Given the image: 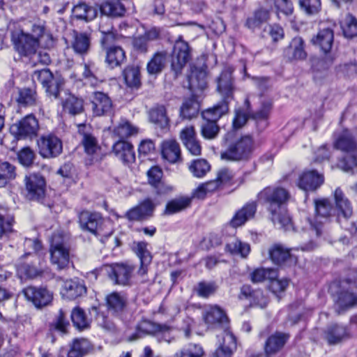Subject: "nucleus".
Masks as SVG:
<instances>
[{"label":"nucleus","mask_w":357,"mask_h":357,"mask_svg":"<svg viewBox=\"0 0 357 357\" xmlns=\"http://www.w3.org/2000/svg\"><path fill=\"white\" fill-rule=\"evenodd\" d=\"M189 169L195 176L202 178L209 172L211 165L207 160L204 159H197L192 162L189 166Z\"/></svg>","instance_id":"680f3d73"},{"label":"nucleus","mask_w":357,"mask_h":357,"mask_svg":"<svg viewBox=\"0 0 357 357\" xmlns=\"http://www.w3.org/2000/svg\"><path fill=\"white\" fill-rule=\"evenodd\" d=\"M68 236L63 232L57 231L52 236L50 241L51 262L59 270L66 268L70 261Z\"/></svg>","instance_id":"0eeeda50"},{"label":"nucleus","mask_w":357,"mask_h":357,"mask_svg":"<svg viewBox=\"0 0 357 357\" xmlns=\"http://www.w3.org/2000/svg\"><path fill=\"white\" fill-rule=\"evenodd\" d=\"M316 216L305 219V225L296 229L303 238L309 239L301 249L303 252L313 250L317 245V239L323 232L324 225L320 218H326L335 216V210L329 199L323 198L314 200Z\"/></svg>","instance_id":"f257e3e1"},{"label":"nucleus","mask_w":357,"mask_h":357,"mask_svg":"<svg viewBox=\"0 0 357 357\" xmlns=\"http://www.w3.org/2000/svg\"><path fill=\"white\" fill-rule=\"evenodd\" d=\"M234 132H228L225 136L226 148L221 152L222 160L234 162L248 161L253 155L255 144L252 136L245 135L233 137Z\"/></svg>","instance_id":"f03ea898"},{"label":"nucleus","mask_w":357,"mask_h":357,"mask_svg":"<svg viewBox=\"0 0 357 357\" xmlns=\"http://www.w3.org/2000/svg\"><path fill=\"white\" fill-rule=\"evenodd\" d=\"M289 336H268L265 342L264 351L271 357L279 352L287 342Z\"/></svg>","instance_id":"a18cd8bd"},{"label":"nucleus","mask_w":357,"mask_h":357,"mask_svg":"<svg viewBox=\"0 0 357 357\" xmlns=\"http://www.w3.org/2000/svg\"><path fill=\"white\" fill-rule=\"evenodd\" d=\"M90 37L86 33H75L73 48L76 53L86 54L90 47Z\"/></svg>","instance_id":"603ef678"},{"label":"nucleus","mask_w":357,"mask_h":357,"mask_svg":"<svg viewBox=\"0 0 357 357\" xmlns=\"http://www.w3.org/2000/svg\"><path fill=\"white\" fill-rule=\"evenodd\" d=\"M273 107V102L271 99H264L261 101L259 107L252 112L250 118L255 121L259 130H264L268 125V119Z\"/></svg>","instance_id":"b1692460"},{"label":"nucleus","mask_w":357,"mask_h":357,"mask_svg":"<svg viewBox=\"0 0 357 357\" xmlns=\"http://www.w3.org/2000/svg\"><path fill=\"white\" fill-rule=\"evenodd\" d=\"M147 243L144 241L134 242L132 250L140 260V267L138 275L144 277L147 274L149 266L152 261V255L147 249Z\"/></svg>","instance_id":"a878e982"},{"label":"nucleus","mask_w":357,"mask_h":357,"mask_svg":"<svg viewBox=\"0 0 357 357\" xmlns=\"http://www.w3.org/2000/svg\"><path fill=\"white\" fill-rule=\"evenodd\" d=\"M298 5L301 10L308 15L317 14L321 7V0H298Z\"/></svg>","instance_id":"0e129e2a"},{"label":"nucleus","mask_w":357,"mask_h":357,"mask_svg":"<svg viewBox=\"0 0 357 357\" xmlns=\"http://www.w3.org/2000/svg\"><path fill=\"white\" fill-rule=\"evenodd\" d=\"M204 354L202 348L197 344L190 346L188 349L176 352L174 357H202Z\"/></svg>","instance_id":"774afa93"},{"label":"nucleus","mask_w":357,"mask_h":357,"mask_svg":"<svg viewBox=\"0 0 357 357\" xmlns=\"http://www.w3.org/2000/svg\"><path fill=\"white\" fill-rule=\"evenodd\" d=\"M135 267L128 264H114L109 267L107 271L110 280L116 284L128 285Z\"/></svg>","instance_id":"6ab92c4d"},{"label":"nucleus","mask_w":357,"mask_h":357,"mask_svg":"<svg viewBox=\"0 0 357 357\" xmlns=\"http://www.w3.org/2000/svg\"><path fill=\"white\" fill-rule=\"evenodd\" d=\"M203 317L208 326L222 330L226 335H233L228 317L218 305H210L206 307Z\"/></svg>","instance_id":"f8f14e48"},{"label":"nucleus","mask_w":357,"mask_h":357,"mask_svg":"<svg viewBox=\"0 0 357 357\" xmlns=\"http://www.w3.org/2000/svg\"><path fill=\"white\" fill-rule=\"evenodd\" d=\"M350 279L333 282L329 288L334 303V309L337 314H342L357 307V291L351 289Z\"/></svg>","instance_id":"7ed1b4c3"},{"label":"nucleus","mask_w":357,"mask_h":357,"mask_svg":"<svg viewBox=\"0 0 357 357\" xmlns=\"http://www.w3.org/2000/svg\"><path fill=\"white\" fill-rule=\"evenodd\" d=\"M102 47L106 54L105 63L108 68L113 69L121 66L126 61V52L121 47L111 45L110 43Z\"/></svg>","instance_id":"cd10ccee"},{"label":"nucleus","mask_w":357,"mask_h":357,"mask_svg":"<svg viewBox=\"0 0 357 357\" xmlns=\"http://www.w3.org/2000/svg\"><path fill=\"white\" fill-rule=\"evenodd\" d=\"M161 153L162 158L170 163H176L181 159L179 144L174 139H167L162 142Z\"/></svg>","instance_id":"473e14b6"},{"label":"nucleus","mask_w":357,"mask_h":357,"mask_svg":"<svg viewBox=\"0 0 357 357\" xmlns=\"http://www.w3.org/2000/svg\"><path fill=\"white\" fill-rule=\"evenodd\" d=\"M191 59V48L189 44L180 36L175 41L173 51L172 53V70L177 77L181 73V71L186 63Z\"/></svg>","instance_id":"9b49d317"},{"label":"nucleus","mask_w":357,"mask_h":357,"mask_svg":"<svg viewBox=\"0 0 357 357\" xmlns=\"http://www.w3.org/2000/svg\"><path fill=\"white\" fill-rule=\"evenodd\" d=\"M38 96L35 90L30 88L19 89L17 102L21 106L28 107L37 104Z\"/></svg>","instance_id":"3c124183"},{"label":"nucleus","mask_w":357,"mask_h":357,"mask_svg":"<svg viewBox=\"0 0 357 357\" xmlns=\"http://www.w3.org/2000/svg\"><path fill=\"white\" fill-rule=\"evenodd\" d=\"M93 114L96 116H109L112 113L113 102L110 97L102 91H95L91 97Z\"/></svg>","instance_id":"f3484780"},{"label":"nucleus","mask_w":357,"mask_h":357,"mask_svg":"<svg viewBox=\"0 0 357 357\" xmlns=\"http://www.w3.org/2000/svg\"><path fill=\"white\" fill-rule=\"evenodd\" d=\"M114 134L121 139L135 136L139 132V128L132 124L126 119H121L118 125L114 128Z\"/></svg>","instance_id":"37998d69"},{"label":"nucleus","mask_w":357,"mask_h":357,"mask_svg":"<svg viewBox=\"0 0 357 357\" xmlns=\"http://www.w3.org/2000/svg\"><path fill=\"white\" fill-rule=\"evenodd\" d=\"M10 41L14 50L20 56L24 57H31L35 55L40 45V42L36 38L20 29L11 31Z\"/></svg>","instance_id":"1a4fd4ad"},{"label":"nucleus","mask_w":357,"mask_h":357,"mask_svg":"<svg viewBox=\"0 0 357 357\" xmlns=\"http://www.w3.org/2000/svg\"><path fill=\"white\" fill-rule=\"evenodd\" d=\"M39 154L43 158H53L59 156L63 151V143L57 136L49 134L41 136L38 140Z\"/></svg>","instance_id":"4468645a"},{"label":"nucleus","mask_w":357,"mask_h":357,"mask_svg":"<svg viewBox=\"0 0 357 357\" xmlns=\"http://www.w3.org/2000/svg\"><path fill=\"white\" fill-rule=\"evenodd\" d=\"M25 298L38 308L48 305L52 301L53 294L45 287H28L22 291Z\"/></svg>","instance_id":"a211bd4d"},{"label":"nucleus","mask_w":357,"mask_h":357,"mask_svg":"<svg viewBox=\"0 0 357 357\" xmlns=\"http://www.w3.org/2000/svg\"><path fill=\"white\" fill-rule=\"evenodd\" d=\"M155 208V204L150 198H147L128 210L124 217L130 222L143 221L153 215Z\"/></svg>","instance_id":"aec40b11"},{"label":"nucleus","mask_w":357,"mask_h":357,"mask_svg":"<svg viewBox=\"0 0 357 357\" xmlns=\"http://www.w3.org/2000/svg\"><path fill=\"white\" fill-rule=\"evenodd\" d=\"M272 214V220L279 225L280 228L284 231L295 230L291 219L286 211H278L276 213Z\"/></svg>","instance_id":"052dcab7"},{"label":"nucleus","mask_w":357,"mask_h":357,"mask_svg":"<svg viewBox=\"0 0 357 357\" xmlns=\"http://www.w3.org/2000/svg\"><path fill=\"white\" fill-rule=\"evenodd\" d=\"M26 194L29 200L42 202L45 194V180L43 176L32 174L24 178Z\"/></svg>","instance_id":"2eb2a0df"},{"label":"nucleus","mask_w":357,"mask_h":357,"mask_svg":"<svg viewBox=\"0 0 357 357\" xmlns=\"http://www.w3.org/2000/svg\"><path fill=\"white\" fill-rule=\"evenodd\" d=\"M86 293V287L83 280L75 278L66 280L63 286L62 294L64 297L74 300Z\"/></svg>","instance_id":"7c9ffc66"},{"label":"nucleus","mask_w":357,"mask_h":357,"mask_svg":"<svg viewBox=\"0 0 357 357\" xmlns=\"http://www.w3.org/2000/svg\"><path fill=\"white\" fill-rule=\"evenodd\" d=\"M304 241L298 247L291 248H286L281 244H275L269 250V255L272 261L277 265H284L289 261L292 259L293 255L291 254V251L301 250V247L308 243L309 239L303 238Z\"/></svg>","instance_id":"5701e85b"},{"label":"nucleus","mask_w":357,"mask_h":357,"mask_svg":"<svg viewBox=\"0 0 357 357\" xmlns=\"http://www.w3.org/2000/svg\"><path fill=\"white\" fill-rule=\"evenodd\" d=\"M93 350V345L86 338H76L70 346L68 357H84Z\"/></svg>","instance_id":"f704fd0d"},{"label":"nucleus","mask_w":357,"mask_h":357,"mask_svg":"<svg viewBox=\"0 0 357 357\" xmlns=\"http://www.w3.org/2000/svg\"><path fill=\"white\" fill-rule=\"evenodd\" d=\"M72 13L76 19L89 22L96 17L97 9L84 2H79L74 6Z\"/></svg>","instance_id":"ea45409f"},{"label":"nucleus","mask_w":357,"mask_h":357,"mask_svg":"<svg viewBox=\"0 0 357 357\" xmlns=\"http://www.w3.org/2000/svg\"><path fill=\"white\" fill-rule=\"evenodd\" d=\"M257 208V202L255 201L246 203L241 209L237 211L232 219L230 225L236 228L243 225L247 221L254 218Z\"/></svg>","instance_id":"c85d7f7f"},{"label":"nucleus","mask_w":357,"mask_h":357,"mask_svg":"<svg viewBox=\"0 0 357 357\" xmlns=\"http://www.w3.org/2000/svg\"><path fill=\"white\" fill-rule=\"evenodd\" d=\"M33 77L40 82L50 96L55 98L59 97L63 82L60 78L54 77L50 69L45 68L36 70Z\"/></svg>","instance_id":"dca6fc26"},{"label":"nucleus","mask_w":357,"mask_h":357,"mask_svg":"<svg viewBox=\"0 0 357 357\" xmlns=\"http://www.w3.org/2000/svg\"><path fill=\"white\" fill-rule=\"evenodd\" d=\"M225 250L232 255L246 258L250 252V245L248 243L234 238L226 243Z\"/></svg>","instance_id":"a19ab883"},{"label":"nucleus","mask_w":357,"mask_h":357,"mask_svg":"<svg viewBox=\"0 0 357 357\" xmlns=\"http://www.w3.org/2000/svg\"><path fill=\"white\" fill-rule=\"evenodd\" d=\"M13 222V217L8 213L6 208L0 207V238L12 231Z\"/></svg>","instance_id":"e2e57ef3"},{"label":"nucleus","mask_w":357,"mask_h":357,"mask_svg":"<svg viewBox=\"0 0 357 357\" xmlns=\"http://www.w3.org/2000/svg\"><path fill=\"white\" fill-rule=\"evenodd\" d=\"M324 181L323 174L316 170L305 171L299 176L298 185L300 188L307 190H316Z\"/></svg>","instance_id":"393cba45"},{"label":"nucleus","mask_w":357,"mask_h":357,"mask_svg":"<svg viewBox=\"0 0 357 357\" xmlns=\"http://www.w3.org/2000/svg\"><path fill=\"white\" fill-rule=\"evenodd\" d=\"M278 276V271L274 268H257L250 273V280L254 283L261 282L265 280L274 279Z\"/></svg>","instance_id":"4d7b16f0"},{"label":"nucleus","mask_w":357,"mask_h":357,"mask_svg":"<svg viewBox=\"0 0 357 357\" xmlns=\"http://www.w3.org/2000/svg\"><path fill=\"white\" fill-rule=\"evenodd\" d=\"M234 69L231 67L225 68L218 78L217 90L222 96V100L215 105L220 107L226 105L229 109V105L234 99V93L236 90L234 79L232 76Z\"/></svg>","instance_id":"9d476101"},{"label":"nucleus","mask_w":357,"mask_h":357,"mask_svg":"<svg viewBox=\"0 0 357 357\" xmlns=\"http://www.w3.org/2000/svg\"><path fill=\"white\" fill-rule=\"evenodd\" d=\"M15 167L8 162H0V188L5 186L16 177Z\"/></svg>","instance_id":"864d4df0"},{"label":"nucleus","mask_w":357,"mask_h":357,"mask_svg":"<svg viewBox=\"0 0 357 357\" xmlns=\"http://www.w3.org/2000/svg\"><path fill=\"white\" fill-rule=\"evenodd\" d=\"M190 199L188 198H177L168 202L164 211V215H170L178 213L188 207Z\"/></svg>","instance_id":"5fc2aeb1"},{"label":"nucleus","mask_w":357,"mask_h":357,"mask_svg":"<svg viewBox=\"0 0 357 357\" xmlns=\"http://www.w3.org/2000/svg\"><path fill=\"white\" fill-rule=\"evenodd\" d=\"M70 327V324L66 319L64 312L60 310L58 315L50 324L49 328L51 332H56L60 333H68V328Z\"/></svg>","instance_id":"6e6d98bb"},{"label":"nucleus","mask_w":357,"mask_h":357,"mask_svg":"<svg viewBox=\"0 0 357 357\" xmlns=\"http://www.w3.org/2000/svg\"><path fill=\"white\" fill-rule=\"evenodd\" d=\"M135 335H153L155 333H169L171 327L165 324H160L149 320H142L137 326Z\"/></svg>","instance_id":"c9c22d12"},{"label":"nucleus","mask_w":357,"mask_h":357,"mask_svg":"<svg viewBox=\"0 0 357 357\" xmlns=\"http://www.w3.org/2000/svg\"><path fill=\"white\" fill-rule=\"evenodd\" d=\"M334 41V31L331 28L320 29L317 34L312 38L311 43L318 47L324 54L319 65L324 69L331 67L335 59V54L332 51Z\"/></svg>","instance_id":"423d86ee"},{"label":"nucleus","mask_w":357,"mask_h":357,"mask_svg":"<svg viewBox=\"0 0 357 357\" xmlns=\"http://www.w3.org/2000/svg\"><path fill=\"white\" fill-rule=\"evenodd\" d=\"M189 89L191 91H203L207 86L206 73L201 69H195L188 76Z\"/></svg>","instance_id":"c03bdc74"},{"label":"nucleus","mask_w":357,"mask_h":357,"mask_svg":"<svg viewBox=\"0 0 357 357\" xmlns=\"http://www.w3.org/2000/svg\"><path fill=\"white\" fill-rule=\"evenodd\" d=\"M123 76L126 85L132 89H139L141 86L140 72L138 67L130 66L126 67Z\"/></svg>","instance_id":"09e8293b"},{"label":"nucleus","mask_w":357,"mask_h":357,"mask_svg":"<svg viewBox=\"0 0 357 357\" xmlns=\"http://www.w3.org/2000/svg\"><path fill=\"white\" fill-rule=\"evenodd\" d=\"M126 298L118 292H112L106 297L107 307L114 314L121 312L126 306Z\"/></svg>","instance_id":"49530a36"},{"label":"nucleus","mask_w":357,"mask_h":357,"mask_svg":"<svg viewBox=\"0 0 357 357\" xmlns=\"http://www.w3.org/2000/svg\"><path fill=\"white\" fill-rule=\"evenodd\" d=\"M39 130L38 121L33 114H28L13 124L11 132L18 139H33Z\"/></svg>","instance_id":"ddd939ff"},{"label":"nucleus","mask_w":357,"mask_h":357,"mask_svg":"<svg viewBox=\"0 0 357 357\" xmlns=\"http://www.w3.org/2000/svg\"><path fill=\"white\" fill-rule=\"evenodd\" d=\"M113 153L124 164H130L135 160V154L133 146L131 143L119 140L113 145Z\"/></svg>","instance_id":"2f4dec72"},{"label":"nucleus","mask_w":357,"mask_h":357,"mask_svg":"<svg viewBox=\"0 0 357 357\" xmlns=\"http://www.w3.org/2000/svg\"><path fill=\"white\" fill-rule=\"evenodd\" d=\"M200 110V102L196 95L185 98L180 107V116L190 120L197 116Z\"/></svg>","instance_id":"72a5a7b5"},{"label":"nucleus","mask_w":357,"mask_h":357,"mask_svg":"<svg viewBox=\"0 0 357 357\" xmlns=\"http://www.w3.org/2000/svg\"><path fill=\"white\" fill-rule=\"evenodd\" d=\"M90 128L85 124L78 126V133L82 137V143L84 147L85 152L92 155L98 149L97 139L89 132Z\"/></svg>","instance_id":"4c0bfd02"},{"label":"nucleus","mask_w":357,"mask_h":357,"mask_svg":"<svg viewBox=\"0 0 357 357\" xmlns=\"http://www.w3.org/2000/svg\"><path fill=\"white\" fill-rule=\"evenodd\" d=\"M228 112L226 105H223L220 107L214 105L202 112L201 135L204 139L211 140L218 137L220 130L218 121Z\"/></svg>","instance_id":"39448f33"},{"label":"nucleus","mask_w":357,"mask_h":357,"mask_svg":"<svg viewBox=\"0 0 357 357\" xmlns=\"http://www.w3.org/2000/svg\"><path fill=\"white\" fill-rule=\"evenodd\" d=\"M79 223L83 230L96 234L102 229L104 219L100 213L85 210L79 214Z\"/></svg>","instance_id":"412c9836"},{"label":"nucleus","mask_w":357,"mask_h":357,"mask_svg":"<svg viewBox=\"0 0 357 357\" xmlns=\"http://www.w3.org/2000/svg\"><path fill=\"white\" fill-rule=\"evenodd\" d=\"M158 37L156 31H149L144 36L137 37L133 40V46L135 50L140 52H146L148 49L149 39H154Z\"/></svg>","instance_id":"69168bd1"},{"label":"nucleus","mask_w":357,"mask_h":357,"mask_svg":"<svg viewBox=\"0 0 357 357\" xmlns=\"http://www.w3.org/2000/svg\"><path fill=\"white\" fill-rule=\"evenodd\" d=\"M71 319L73 325L79 331L89 328L90 322L86 318L83 310L79 307L75 308L71 313Z\"/></svg>","instance_id":"bf43d9fd"},{"label":"nucleus","mask_w":357,"mask_h":357,"mask_svg":"<svg viewBox=\"0 0 357 357\" xmlns=\"http://www.w3.org/2000/svg\"><path fill=\"white\" fill-rule=\"evenodd\" d=\"M220 347L214 353L215 357H231L237 348L236 336H222Z\"/></svg>","instance_id":"58836bf2"},{"label":"nucleus","mask_w":357,"mask_h":357,"mask_svg":"<svg viewBox=\"0 0 357 357\" xmlns=\"http://www.w3.org/2000/svg\"><path fill=\"white\" fill-rule=\"evenodd\" d=\"M334 147L347 153L338 163L342 170L349 172L357 167V139L350 130L345 129L338 135Z\"/></svg>","instance_id":"20e7f679"},{"label":"nucleus","mask_w":357,"mask_h":357,"mask_svg":"<svg viewBox=\"0 0 357 357\" xmlns=\"http://www.w3.org/2000/svg\"><path fill=\"white\" fill-rule=\"evenodd\" d=\"M180 137L192 155H199L201 154L202 146L196 138V132L193 126L183 128L180 133Z\"/></svg>","instance_id":"c756f323"},{"label":"nucleus","mask_w":357,"mask_h":357,"mask_svg":"<svg viewBox=\"0 0 357 357\" xmlns=\"http://www.w3.org/2000/svg\"><path fill=\"white\" fill-rule=\"evenodd\" d=\"M150 121L162 129L168 128L169 119L167 116L166 108L163 105H157L149 112Z\"/></svg>","instance_id":"79ce46f5"},{"label":"nucleus","mask_w":357,"mask_h":357,"mask_svg":"<svg viewBox=\"0 0 357 357\" xmlns=\"http://www.w3.org/2000/svg\"><path fill=\"white\" fill-rule=\"evenodd\" d=\"M284 57L290 61L305 60L307 54L305 50V41L300 37L294 38L284 50Z\"/></svg>","instance_id":"bb28decb"},{"label":"nucleus","mask_w":357,"mask_h":357,"mask_svg":"<svg viewBox=\"0 0 357 357\" xmlns=\"http://www.w3.org/2000/svg\"><path fill=\"white\" fill-rule=\"evenodd\" d=\"M290 197L289 192L283 188L268 186L257 195L258 201L267 206L271 213L282 210V206Z\"/></svg>","instance_id":"6e6552de"},{"label":"nucleus","mask_w":357,"mask_h":357,"mask_svg":"<svg viewBox=\"0 0 357 357\" xmlns=\"http://www.w3.org/2000/svg\"><path fill=\"white\" fill-rule=\"evenodd\" d=\"M341 28L345 38H352L357 36V18L349 14L341 24Z\"/></svg>","instance_id":"13d9d810"},{"label":"nucleus","mask_w":357,"mask_h":357,"mask_svg":"<svg viewBox=\"0 0 357 357\" xmlns=\"http://www.w3.org/2000/svg\"><path fill=\"white\" fill-rule=\"evenodd\" d=\"M334 200L337 221L340 222L342 220H349L353 214V207L351 202L340 188H336L334 192Z\"/></svg>","instance_id":"4be33fe9"},{"label":"nucleus","mask_w":357,"mask_h":357,"mask_svg":"<svg viewBox=\"0 0 357 357\" xmlns=\"http://www.w3.org/2000/svg\"><path fill=\"white\" fill-rule=\"evenodd\" d=\"M62 107L64 113L70 116L79 115L84 112V100L75 95L70 93L63 100Z\"/></svg>","instance_id":"e433bc0d"},{"label":"nucleus","mask_w":357,"mask_h":357,"mask_svg":"<svg viewBox=\"0 0 357 357\" xmlns=\"http://www.w3.org/2000/svg\"><path fill=\"white\" fill-rule=\"evenodd\" d=\"M100 9L102 13L112 17L122 16L126 11L123 5L118 0H105Z\"/></svg>","instance_id":"8fccbe9b"},{"label":"nucleus","mask_w":357,"mask_h":357,"mask_svg":"<svg viewBox=\"0 0 357 357\" xmlns=\"http://www.w3.org/2000/svg\"><path fill=\"white\" fill-rule=\"evenodd\" d=\"M35 158V152L29 147L22 148L17 153V159L20 163L26 167L32 166Z\"/></svg>","instance_id":"338daca9"},{"label":"nucleus","mask_w":357,"mask_h":357,"mask_svg":"<svg viewBox=\"0 0 357 357\" xmlns=\"http://www.w3.org/2000/svg\"><path fill=\"white\" fill-rule=\"evenodd\" d=\"M167 59V53L159 52L154 54L152 59L147 63L146 69L150 75H158L165 68Z\"/></svg>","instance_id":"de8ad7c7"}]
</instances>
